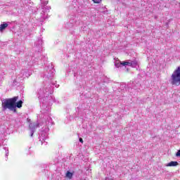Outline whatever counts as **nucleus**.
<instances>
[{
    "label": "nucleus",
    "mask_w": 180,
    "mask_h": 180,
    "mask_svg": "<svg viewBox=\"0 0 180 180\" xmlns=\"http://www.w3.org/2000/svg\"><path fill=\"white\" fill-rule=\"evenodd\" d=\"M22 103H23V101H19L18 102L15 103V108H21Z\"/></svg>",
    "instance_id": "15"
},
{
    "label": "nucleus",
    "mask_w": 180,
    "mask_h": 180,
    "mask_svg": "<svg viewBox=\"0 0 180 180\" xmlns=\"http://www.w3.org/2000/svg\"><path fill=\"white\" fill-rule=\"evenodd\" d=\"M74 175V174H72L71 172L68 171L66 172L65 176L66 178H68V179H72V176Z\"/></svg>",
    "instance_id": "13"
},
{
    "label": "nucleus",
    "mask_w": 180,
    "mask_h": 180,
    "mask_svg": "<svg viewBox=\"0 0 180 180\" xmlns=\"http://www.w3.org/2000/svg\"><path fill=\"white\" fill-rule=\"evenodd\" d=\"M42 5H47V4H49L48 1H41Z\"/></svg>",
    "instance_id": "18"
},
{
    "label": "nucleus",
    "mask_w": 180,
    "mask_h": 180,
    "mask_svg": "<svg viewBox=\"0 0 180 180\" xmlns=\"http://www.w3.org/2000/svg\"><path fill=\"white\" fill-rule=\"evenodd\" d=\"M18 96H15L7 100H4L2 101L3 110L8 109L9 110L15 112V110H16V101H18Z\"/></svg>",
    "instance_id": "2"
},
{
    "label": "nucleus",
    "mask_w": 180,
    "mask_h": 180,
    "mask_svg": "<svg viewBox=\"0 0 180 180\" xmlns=\"http://www.w3.org/2000/svg\"><path fill=\"white\" fill-rule=\"evenodd\" d=\"M32 70H22L20 72V75H18L15 79V81H17V82H20V81H22V79H25V78H29V77H30V75H32Z\"/></svg>",
    "instance_id": "5"
},
{
    "label": "nucleus",
    "mask_w": 180,
    "mask_h": 180,
    "mask_svg": "<svg viewBox=\"0 0 180 180\" xmlns=\"http://www.w3.org/2000/svg\"><path fill=\"white\" fill-rule=\"evenodd\" d=\"M4 150H5L6 151V158H8V156L9 155V149L8 148V147L4 146Z\"/></svg>",
    "instance_id": "16"
},
{
    "label": "nucleus",
    "mask_w": 180,
    "mask_h": 180,
    "mask_svg": "<svg viewBox=\"0 0 180 180\" xmlns=\"http://www.w3.org/2000/svg\"><path fill=\"white\" fill-rule=\"evenodd\" d=\"M79 142H80V143H84V140L82 139V138H79Z\"/></svg>",
    "instance_id": "19"
},
{
    "label": "nucleus",
    "mask_w": 180,
    "mask_h": 180,
    "mask_svg": "<svg viewBox=\"0 0 180 180\" xmlns=\"http://www.w3.org/2000/svg\"><path fill=\"white\" fill-rule=\"evenodd\" d=\"M7 129H1V134H0V147L2 146V143H4V137H5V133Z\"/></svg>",
    "instance_id": "9"
},
{
    "label": "nucleus",
    "mask_w": 180,
    "mask_h": 180,
    "mask_svg": "<svg viewBox=\"0 0 180 180\" xmlns=\"http://www.w3.org/2000/svg\"><path fill=\"white\" fill-rule=\"evenodd\" d=\"M93 1L94 2V4H101V2H102V0H93Z\"/></svg>",
    "instance_id": "17"
},
{
    "label": "nucleus",
    "mask_w": 180,
    "mask_h": 180,
    "mask_svg": "<svg viewBox=\"0 0 180 180\" xmlns=\"http://www.w3.org/2000/svg\"><path fill=\"white\" fill-rule=\"evenodd\" d=\"M38 42L39 43V44H43V41H41V40H39Z\"/></svg>",
    "instance_id": "20"
},
{
    "label": "nucleus",
    "mask_w": 180,
    "mask_h": 180,
    "mask_svg": "<svg viewBox=\"0 0 180 180\" xmlns=\"http://www.w3.org/2000/svg\"><path fill=\"white\" fill-rule=\"evenodd\" d=\"M115 67H117V68H119L122 67V65H124V62H123V63H122V62H120V63L116 62L115 63Z\"/></svg>",
    "instance_id": "14"
},
{
    "label": "nucleus",
    "mask_w": 180,
    "mask_h": 180,
    "mask_svg": "<svg viewBox=\"0 0 180 180\" xmlns=\"http://www.w3.org/2000/svg\"><path fill=\"white\" fill-rule=\"evenodd\" d=\"M42 9H43L42 10V12H43L42 18H43V19H46L47 18H46V16H44L46 15V12H47L48 11H50V9H51V8H50L49 6H46Z\"/></svg>",
    "instance_id": "10"
},
{
    "label": "nucleus",
    "mask_w": 180,
    "mask_h": 180,
    "mask_svg": "<svg viewBox=\"0 0 180 180\" xmlns=\"http://www.w3.org/2000/svg\"><path fill=\"white\" fill-rule=\"evenodd\" d=\"M39 139L42 146H47V141H46L49 139V129L47 127L43 129L39 134Z\"/></svg>",
    "instance_id": "4"
},
{
    "label": "nucleus",
    "mask_w": 180,
    "mask_h": 180,
    "mask_svg": "<svg viewBox=\"0 0 180 180\" xmlns=\"http://www.w3.org/2000/svg\"><path fill=\"white\" fill-rule=\"evenodd\" d=\"M8 27V23L4 22L0 25V31L2 32V30H5Z\"/></svg>",
    "instance_id": "12"
},
{
    "label": "nucleus",
    "mask_w": 180,
    "mask_h": 180,
    "mask_svg": "<svg viewBox=\"0 0 180 180\" xmlns=\"http://www.w3.org/2000/svg\"><path fill=\"white\" fill-rule=\"evenodd\" d=\"M178 162L172 161L166 165V167H176Z\"/></svg>",
    "instance_id": "11"
},
{
    "label": "nucleus",
    "mask_w": 180,
    "mask_h": 180,
    "mask_svg": "<svg viewBox=\"0 0 180 180\" xmlns=\"http://www.w3.org/2000/svg\"><path fill=\"white\" fill-rule=\"evenodd\" d=\"M52 94L53 87L51 86L42 87L37 91V96L42 103L41 113L39 114L37 117L38 119H44L45 122L47 120L49 123L51 122V117H50L51 107H50V103L53 102Z\"/></svg>",
    "instance_id": "1"
},
{
    "label": "nucleus",
    "mask_w": 180,
    "mask_h": 180,
    "mask_svg": "<svg viewBox=\"0 0 180 180\" xmlns=\"http://www.w3.org/2000/svg\"><path fill=\"white\" fill-rule=\"evenodd\" d=\"M30 130V136L33 137V134H34V131H36V129L37 127H40V124L37 122L30 123L29 124Z\"/></svg>",
    "instance_id": "7"
},
{
    "label": "nucleus",
    "mask_w": 180,
    "mask_h": 180,
    "mask_svg": "<svg viewBox=\"0 0 180 180\" xmlns=\"http://www.w3.org/2000/svg\"><path fill=\"white\" fill-rule=\"evenodd\" d=\"M124 65H129V67H133L136 68L139 65V62L137 60H131V62H124Z\"/></svg>",
    "instance_id": "8"
},
{
    "label": "nucleus",
    "mask_w": 180,
    "mask_h": 180,
    "mask_svg": "<svg viewBox=\"0 0 180 180\" xmlns=\"http://www.w3.org/2000/svg\"><path fill=\"white\" fill-rule=\"evenodd\" d=\"M46 74H45V77H48L49 78H53V76L54 75V73L56 72V70H54V68L53 67V65H49L47 67L46 69Z\"/></svg>",
    "instance_id": "6"
},
{
    "label": "nucleus",
    "mask_w": 180,
    "mask_h": 180,
    "mask_svg": "<svg viewBox=\"0 0 180 180\" xmlns=\"http://www.w3.org/2000/svg\"><path fill=\"white\" fill-rule=\"evenodd\" d=\"M172 85L179 86L180 85V66H179L172 74L169 80Z\"/></svg>",
    "instance_id": "3"
}]
</instances>
